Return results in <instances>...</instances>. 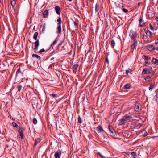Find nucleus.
<instances>
[{
  "label": "nucleus",
  "instance_id": "2",
  "mask_svg": "<svg viewBox=\"0 0 158 158\" xmlns=\"http://www.w3.org/2000/svg\"><path fill=\"white\" fill-rule=\"evenodd\" d=\"M57 22H58L57 24V33L58 34H60L61 32V20L60 17H59L57 19Z\"/></svg>",
  "mask_w": 158,
  "mask_h": 158
},
{
  "label": "nucleus",
  "instance_id": "27",
  "mask_svg": "<svg viewBox=\"0 0 158 158\" xmlns=\"http://www.w3.org/2000/svg\"><path fill=\"white\" fill-rule=\"evenodd\" d=\"M151 77L149 75L145 77V80L147 81H149V79L151 78Z\"/></svg>",
  "mask_w": 158,
  "mask_h": 158
},
{
  "label": "nucleus",
  "instance_id": "18",
  "mask_svg": "<svg viewBox=\"0 0 158 158\" xmlns=\"http://www.w3.org/2000/svg\"><path fill=\"white\" fill-rule=\"evenodd\" d=\"M58 41V40L57 38L56 39V40L53 41V43L51 44V46H50V48L52 47V48H53V46L56 44Z\"/></svg>",
  "mask_w": 158,
  "mask_h": 158
},
{
  "label": "nucleus",
  "instance_id": "56",
  "mask_svg": "<svg viewBox=\"0 0 158 158\" xmlns=\"http://www.w3.org/2000/svg\"><path fill=\"white\" fill-rule=\"evenodd\" d=\"M88 52H89V51H88V52H87V53H88Z\"/></svg>",
  "mask_w": 158,
  "mask_h": 158
},
{
  "label": "nucleus",
  "instance_id": "10",
  "mask_svg": "<svg viewBox=\"0 0 158 158\" xmlns=\"http://www.w3.org/2000/svg\"><path fill=\"white\" fill-rule=\"evenodd\" d=\"M36 41L35 42V48L34 50L37 51L39 45V40H36Z\"/></svg>",
  "mask_w": 158,
  "mask_h": 158
},
{
  "label": "nucleus",
  "instance_id": "55",
  "mask_svg": "<svg viewBox=\"0 0 158 158\" xmlns=\"http://www.w3.org/2000/svg\"><path fill=\"white\" fill-rule=\"evenodd\" d=\"M52 67V64L50 65V67Z\"/></svg>",
  "mask_w": 158,
  "mask_h": 158
},
{
  "label": "nucleus",
  "instance_id": "57",
  "mask_svg": "<svg viewBox=\"0 0 158 158\" xmlns=\"http://www.w3.org/2000/svg\"><path fill=\"white\" fill-rule=\"evenodd\" d=\"M51 104H52V101H51Z\"/></svg>",
  "mask_w": 158,
  "mask_h": 158
},
{
  "label": "nucleus",
  "instance_id": "15",
  "mask_svg": "<svg viewBox=\"0 0 158 158\" xmlns=\"http://www.w3.org/2000/svg\"><path fill=\"white\" fill-rule=\"evenodd\" d=\"M43 17L44 18L47 17L48 16V10L44 11L42 13Z\"/></svg>",
  "mask_w": 158,
  "mask_h": 158
},
{
  "label": "nucleus",
  "instance_id": "41",
  "mask_svg": "<svg viewBox=\"0 0 158 158\" xmlns=\"http://www.w3.org/2000/svg\"><path fill=\"white\" fill-rule=\"evenodd\" d=\"M135 108L138 109L139 107V104L138 103H136L135 104Z\"/></svg>",
  "mask_w": 158,
  "mask_h": 158
},
{
  "label": "nucleus",
  "instance_id": "34",
  "mask_svg": "<svg viewBox=\"0 0 158 158\" xmlns=\"http://www.w3.org/2000/svg\"><path fill=\"white\" fill-rule=\"evenodd\" d=\"M20 73H22L21 71L20 68V67H19L16 72V74L17 75V74H18Z\"/></svg>",
  "mask_w": 158,
  "mask_h": 158
},
{
  "label": "nucleus",
  "instance_id": "35",
  "mask_svg": "<svg viewBox=\"0 0 158 158\" xmlns=\"http://www.w3.org/2000/svg\"><path fill=\"white\" fill-rule=\"evenodd\" d=\"M33 123L35 125L37 124V121L35 118H33Z\"/></svg>",
  "mask_w": 158,
  "mask_h": 158
},
{
  "label": "nucleus",
  "instance_id": "37",
  "mask_svg": "<svg viewBox=\"0 0 158 158\" xmlns=\"http://www.w3.org/2000/svg\"><path fill=\"white\" fill-rule=\"evenodd\" d=\"M143 56L145 57L147 60H150L151 58L147 56L143 55Z\"/></svg>",
  "mask_w": 158,
  "mask_h": 158
},
{
  "label": "nucleus",
  "instance_id": "43",
  "mask_svg": "<svg viewBox=\"0 0 158 158\" xmlns=\"http://www.w3.org/2000/svg\"><path fill=\"white\" fill-rule=\"evenodd\" d=\"M45 51V50L44 49H42L40 50L39 52L40 53H42V52H44Z\"/></svg>",
  "mask_w": 158,
  "mask_h": 158
},
{
  "label": "nucleus",
  "instance_id": "50",
  "mask_svg": "<svg viewBox=\"0 0 158 158\" xmlns=\"http://www.w3.org/2000/svg\"><path fill=\"white\" fill-rule=\"evenodd\" d=\"M154 50H158V47L156 48L154 47Z\"/></svg>",
  "mask_w": 158,
  "mask_h": 158
},
{
  "label": "nucleus",
  "instance_id": "3",
  "mask_svg": "<svg viewBox=\"0 0 158 158\" xmlns=\"http://www.w3.org/2000/svg\"><path fill=\"white\" fill-rule=\"evenodd\" d=\"M137 35L138 34L137 32L134 31L133 30L130 31L129 36L131 40H136Z\"/></svg>",
  "mask_w": 158,
  "mask_h": 158
},
{
  "label": "nucleus",
  "instance_id": "44",
  "mask_svg": "<svg viewBox=\"0 0 158 158\" xmlns=\"http://www.w3.org/2000/svg\"><path fill=\"white\" fill-rule=\"evenodd\" d=\"M145 66H146L147 64H150V63H149L148 61L147 60L145 62Z\"/></svg>",
  "mask_w": 158,
  "mask_h": 158
},
{
  "label": "nucleus",
  "instance_id": "40",
  "mask_svg": "<svg viewBox=\"0 0 158 158\" xmlns=\"http://www.w3.org/2000/svg\"><path fill=\"white\" fill-rule=\"evenodd\" d=\"M122 11L125 13H127L128 12V10L125 8H122Z\"/></svg>",
  "mask_w": 158,
  "mask_h": 158
},
{
  "label": "nucleus",
  "instance_id": "19",
  "mask_svg": "<svg viewBox=\"0 0 158 158\" xmlns=\"http://www.w3.org/2000/svg\"><path fill=\"white\" fill-rule=\"evenodd\" d=\"M38 35V33L37 32H35L33 38L35 40H37V36Z\"/></svg>",
  "mask_w": 158,
  "mask_h": 158
},
{
  "label": "nucleus",
  "instance_id": "6",
  "mask_svg": "<svg viewBox=\"0 0 158 158\" xmlns=\"http://www.w3.org/2000/svg\"><path fill=\"white\" fill-rule=\"evenodd\" d=\"M144 31L146 34V37L149 39V38H151L152 35V33L148 29H145Z\"/></svg>",
  "mask_w": 158,
  "mask_h": 158
},
{
  "label": "nucleus",
  "instance_id": "12",
  "mask_svg": "<svg viewBox=\"0 0 158 158\" xmlns=\"http://www.w3.org/2000/svg\"><path fill=\"white\" fill-rule=\"evenodd\" d=\"M96 129L98 133H101L102 131H104L102 126L101 125H99L97 127Z\"/></svg>",
  "mask_w": 158,
  "mask_h": 158
},
{
  "label": "nucleus",
  "instance_id": "22",
  "mask_svg": "<svg viewBox=\"0 0 158 158\" xmlns=\"http://www.w3.org/2000/svg\"><path fill=\"white\" fill-rule=\"evenodd\" d=\"M16 2L15 0H11L10 1V3L13 7L15 6L16 4Z\"/></svg>",
  "mask_w": 158,
  "mask_h": 158
},
{
  "label": "nucleus",
  "instance_id": "47",
  "mask_svg": "<svg viewBox=\"0 0 158 158\" xmlns=\"http://www.w3.org/2000/svg\"><path fill=\"white\" fill-rule=\"evenodd\" d=\"M155 43L156 44H158V38L155 40Z\"/></svg>",
  "mask_w": 158,
  "mask_h": 158
},
{
  "label": "nucleus",
  "instance_id": "30",
  "mask_svg": "<svg viewBox=\"0 0 158 158\" xmlns=\"http://www.w3.org/2000/svg\"><path fill=\"white\" fill-rule=\"evenodd\" d=\"M12 124L13 126L14 127H16L18 129L19 128V127L18 125L17 124V123L15 122H13L12 123Z\"/></svg>",
  "mask_w": 158,
  "mask_h": 158
},
{
  "label": "nucleus",
  "instance_id": "32",
  "mask_svg": "<svg viewBox=\"0 0 158 158\" xmlns=\"http://www.w3.org/2000/svg\"><path fill=\"white\" fill-rule=\"evenodd\" d=\"M99 9V5L98 4H96L95 5V10L96 11H98Z\"/></svg>",
  "mask_w": 158,
  "mask_h": 158
},
{
  "label": "nucleus",
  "instance_id": "13",
  "mask_svg": "<svg viewBox=\"0 0 158 158\" xmlns=\"http://www.w3.org/2000/svg\"><path fill=\"white\" fill-rule=\"evenodd\" d=\"M78 65L77 64H74L73 66V70L75 74L77 71V68L78 67Z\"/></svg>",
  "mask_w": 158,
  "mask_h": 158
},
{
  "label": "nucleus",
  "instance_id": "26",
  "mask_svg": "<svg viewBox=\"0 0 158 158\" xmlns=\"http://www.w3.org/2000/svg\"><path fill=\"white\" fill-rule=\"evenodd\" d=\"M132 158H136V154L135 152H132L131 154Z\"/></svg>",
  "mask_w": 158,
  "mask_h": 158
},
{
  "label": "nucleus",
  "instance_id": "48",
  "mask_svg": "<svg viewBox=\"0 0 158 158\" xmlns=\"http://www.w3.org/2000/svg\"><path fill=\"white\" fill-rule=\"evenodd\" d=\"M45 26L44 25V27L42 29V31L43 32L45 30Z\"/></svg>",
  "mask_w": 158,
  "mask_h": 158
},
{
  "label": "nucleus",
  "instance_id": "52",
  "mask_svg": "<svg viewBox=\"0 0 158 158\" xmlns=\"http://www.w3.org/2000/svg\"><path fill=\"white\" fill-rule=\"evenodd\" d=\"M155 19L157 21H158V17H156Z\"/></svg>",
  "mask_w": 158,
  "mask_h": 158
},
{
  "label": "nucleus",
  "instance_id": "25",
  "mask_svg": "<svg viewBox=\"0 0 158 158\" xmlns=\"http://www.w3.org/2000/svg\"><path fill=\"white\" fill-rule=\"evenodd\" d=\"M115 45V41L114 40H112L111 41V45L112 48H114Z\"/></svg>",
  "mask_w": 158,
  "mask_h": 158
},
{
  "label": "nucleus",
  "instance_id": "20",
  "mask_svg": "<svg viewBox=\"0 0 158 158\" xmlns=\"http://www.w3.org/2000/svg\"><path fill=\"white\" fill-rule=\"evenodd\" d=\"M152 61L153 63L156 65H158V60L155 58H153Z\"/></svg>",
  "mask_w": 158,
  "mask_h": 158
},
{
  "label": "nucleus",
  "instance_id": "39",
  "mask_svg": "<svg viewBox=\"0 0 158 158\" xmlns=\"http://www.w3.org/2000/svg\"><path fill=\"white\" fill-rule=\"evenodd\" d=\"M97 155L99 156H100L102 158L104 157V156H103V155L99 152L97 153Z\"/></svg>",
  "mask_w": 158,
  "mask_h": 158
},
{
  "label": "nucleus",
  "instance_id": "5",
  "mask_svg": "<svg viewBox=\"0 0 158 158\" xmlns=\"http://www.w3.org/2000/svg\"><path fill=\"white\" fill-rule=\"evenodd\" d=\"M50 96H51V97H50V98H51L52 99V102H55L56 101V98L58 97L57 94H50Z\"/></svg>",
  "mask_w": 158,
  "mask_h": 158
},
{
  "label": "nucleus",
  "instance_id": "8",
  "mask_svg": "<svg viewBox=\"0 0 158 158\" xmlns=\"http://www.w3.org/2000/svg\"><path fill=\"white\" fill-rule=\"evenodd\" d=\"M142 73L144 74H151L152 75H153L154 73H151L150 71L148 70L147 68H145L143 69L142 71Z\"/></svg>",
  "mask_w": 158,
  "mask_h": 158
},
{
  "label": "nucleus",
  "instance_id": "36",
  "mask_svg": "<svg viewBox=\"0 0 158 158\" xmlns=\"http://www.w3.org/2000/svg\"><path fill=\"white\" fill-rule=\"evenodd\" d=\"M78 122L80 123H82V121L81 120V118L80 116H79V117L78 118Z\"/></svg>",
  "mask_w": 158,
  "mask_h": 158
},
{
  "label": "nucleus",
  "instance_id": "54",
  "mask_svg": "<svg viewBox=\"0 0 158 158\" xmlns=\"http://www.w3.org/2000/svg\"><path fill=\"white\" fill-rule=\"evenodd\" d=\"M68 0L70 2H71L72 1V0Z\"/></svg>",
  "mask_w": 158,
  "mask_h": 158
},
{
  "label": "nucleus",
  "instance_id": "42",
  "mask_svg": "<svg viewBox=\"0 0 158 158\" xmlns=\"http://www.w3.org/2000/svg\"><path fill=\"white\" fill-rule=\"evenodd\" d=\"M149 27H150V29L152 30H154V28L153 27H152V24H150L149 25Z\"/></svg>",
  "mask_w": 158,
  "mask_h": 158
},
{
  "label": "nucleus",
  "instance_id": "7",
  "mask_svg": "<svg viewBox=\"0 0 158 158\" xmlns=\"http://www.w3.org/2000/svg\"><path fill=\"white\" fill-rule=\"evenodd\" d=\"M137 45V41L136 40H134L133 41V43L131 45V48L132 49V51L133 52L134 51V49H135Z\"/></svg>",
  "mask_w": 158,
  "mask_h": 158
},
{
  "label": "nucleus",
  "instance_id": "49",
  "mask_svg": "<svg viewBox=\"0 0 158 158\" xmlns=\"http://www.w3.org/2000/svg\"><path fill=\"white\" fill-rule=\"evenodd\" d=\"M148 134V133H147V132H146L145 133H144V134L143 135H144V136H146V135H147Z\"/></svg>",
  "mask_w": 158,
  "mask_h": 158
},
{
  "label": "nucleus",
  "instance_id": "28",
  "mask_svg": "<svg viewBox=\"0 0 158 158\" xmlns=\"http://www.w3.org/2000/svg\"><path fill=\"white\" fill-rule=\"evenodd\" d=\"M22 87V85L20 84H19L17 86L18 91L19 92H20L21 90Z\"/></svg>",
  "mask_w": 158,
  "mask_h": 158
},
{
  "label": "nucleus",
  "instance_id": "16",
  "mask_svg": "<svg viewBox=\"0 0 158 158\" xmlns=\"http://www.w3.org/2000/svg\"><path fill=\"white\" fill-rule=\"evenodd\" d=\"M56 80L55 79L50 80V85H56Z\"/></svg>",
  "mask_w": 158,
  "mask_h": 158
},
{
  "label": "nucleus",
  "instance_id": "33",
  "mask_svg": "<svg viewBox=\"0 0 158 158\" xmlns=\"http://www.w3.org/2000/svg\"><path fill=\"white\" fill-rule=\"evenodd\" d=\"M132 70L131 69H129V70H127L126 71V74L127 75H128L129 73H130L131 74H132Z\"/></svg>",
  "mask_w": 158,
  "mask_h": 158
},
{
  "label": "nucleus",
  "instance_id": "45",
  "mask_svg": "<svg viewBox=\"0 0 158 158\" xmlns=\"http://www.w3.org/2000/svg\"><path fill=\"white\" fill-rule=\"evenodd\" d=\"M62 43H63V42L62 41H61L60 43H59V44H58V45L57 46V47H59L61 45V44H62Z\"/></svg>",
  "mask_w": 158,
  "mask_h": 158
},
{
  "label": "nucleus",
  "instance_id": "24",
  "mask_svg": "<svg viewBox=\"0 0 158 158\" xmlns=\"http://www.w3.org/2000/svg\"><path fill=\"white\" fill-rule=\"evenodd\" d=\"M61 154V153H60V154L58 152H56L55 154V158H60V154Z\"/></svg>",
  "mask_w": 158,
  "mask_h": 158
},
{
  "label": "nucleus",
  "instance_id": "38",
  "mask_svg": "<svg viewBox=\"0 0 158 158\" xmlns=\"http://www.w3.org/2000/svg\"><path fill=\"white\" fill-rule=\"evenodd\" d=\"M109 60H108V58L107 56H106V59H105V63L106 64L107 63V64H109Z\"/></svg>",
  "mask_w": 158,
  "mask_h": 158
},
{
  "label": "nucleus",
  "instance_id": "53",
  "mask_svg": "<svg viewBox=\"0 0 158 158\" xmlns=\"http://www.w3.org/2000/svg\"><path fill=\"white\" fill-rule=\"evenodd\" d=\"M54 58H51V60H53Z\"/></svg>",
  "mask_w": 158,
  "mask_h": 158
},
{
  "label": "nucleus",
  "instance_id": "1",
  "mask_svg": "<svg viewBox=\"0 0 158 158\" xmlns=\"http://www.w3.org/2000/svg\"><path fill=\"white\" fill-rule=\"evenodd\" d=\"M132 118L131 114L129 113L126 114L122 118L119 120V125H122L125 124L126 121L130 120Z\"/></svg>",
  "mask_w": 158,
  "mask_h": 158
},
{
  "label": "nucleus",
  "instance_id": "46",
  "mask_svg": "<svg viewBox=\"0 0 158 158\" xmlns=\"http://www.w3.org/2000/svg\"><path fill=\"white\" fill-rule=\"evenodd\" d=\"M141 37L143 39H144L145 38V36L144 34H143V35H142L141 34Z\"/></svg>",
  "mask_w": 158,
  "mask_h": 158
},
{
  "label": "nucleus",
  "instance_id": "29",
  "mask_svg": "<svg viewBox=\"0 0 158 158\" xmlns=\"http://www.w3.org/2000/svg\"><path fill=\"white\" fill-rule=\"evenodd\" d=\"M155 85L153 84H151L150 85L149 87V88L150 90H152L154 88Z\"/></svg>",
  "mask_w": 158,
  "mask_h": 158
},
{
  "label": "nucleus",
  "instance_id": "59",
  "mask_svg": "<svg viewBox=\"0 0 158 158\" xmlns=\"http://www.w3.org/2000/svg\"><path fill=\"white\" fill-rule=\"evenodd\" d=\"M1 2V0H0V3Z\"/></svg>",
  "mask_w": 158,
  "mask_h": 158
},
{
  "label": "nucleus",
  "instance_id": "23",
  "mask_svg": "<svg viewBox=\"0 0 158 158\" xmlns=\"http://www.w3.org/2000/svg\"><path fill=\"white\" fill-rule=\"evenodd\" d=\"M131 87V85L129 84H127L125 85L124 86V89H129Z\"/></svg>",
  "mask_w": 158,
  "mask_h": 158
},
{
  "label": "nucleus",
  "instance_id": "21",
  "mask_svg": "<svg viewBox=\"0 0 158 158\" xmlns=\"http://www.w3.org/2000/svg\"><path fill=\"white\" fill-rule=\"evenodd\" d=\"M32 57H35L36 58L38 59L39 60H40L41 59V57H40L39 56V55H37V54H33L32 55Z\"/></svg>",
  "mask_w": 158,
  "mask_h": 158
},
{
  "label": "nucleus",
  "instance_id": "4",
  "mask_svg": "<svg viewBox=\"0 0 158 158\" xmlns=\"http://www.w3.org/2000/svg\"><path fill=\"white\" fill-rule=\"evenodd\" d=\"M108 129L110 133V135L112 137L114 138L116 135V134L113 127L112 126L109 125L108 126Z\"/></svg>",
  "mask_w": 158,
  "mask_h": 158
},
{
  "label": "nucleus",
  "instance_id": "51",
  "mask_svg": "<svg viewBox=\"0 0 158 158\" xmlns=\"http://www.w3.org/2000/svg\"><path fill=\"white\" fill-rule=\"evenodd\" d=\"M74 24L75 26H77V23L75 22H74Z\"/></svg>",
  "mask_w": 158,
  "mask_h": 158
},
{
  "label": "nucleus",
  "instance_id": "11",
  "mask_svg": "<svg viewBox=\"0 0 158 158\" xmlns=\"http://www.w3.org/2000/svg\"><path fill=\"white\" fill-rule=\"evenodd\" d=\"M139 26L140 27H143L145 24L144 21L141 17L140 18L139 21Z\"/></svg>",
  "mask_w": 158,
  "mask_h": 158
},
{
  "label": "nucleus",
  "instance_id": "31",
  "mask_svg": "<svg viewBox=\"0 0 158 158\" xmlns=\"http://www.w3.org/2000/svg\"><path fill=\"white\" fill-rule=\"evenodd\" d=\"M148 48L149 50H154V47L152 45H149L148 46Z\"/></svg>",
  "mask_w": 158,
  "mask_h": 158
},
{
  "label": "nucleus",
  "instance_id": "14",
  "mask_svg": "<svg viewBox=\"0 0 158 158\" xmlns=\"http://www.w3.org/2000/svg\"><path fill=\"white\" fill-rule=\"evenodd\" d=\"M55 9L56 13L58 15H60V9L59 6H56L55 7Z\"/></svg>",
  "mask_w": 158,
  "mask_h": 158
},
{
  "label": "nucleus",
  "instance_id": "58",
  "mask_svg": "<svg viewBox=\"0 0 158 158\" xmlns=\"http://www.w3.org/2000/svg\"><path fill=\"white\" fill-rule=\"evenodd\" d=\"M48 50H47L46 51H48Z\"/></svg>",
  "mask_w": 158,
  "mask_h": 158
},
{
  "label": "nucleus",
  "instance_id": "9",
  "mask_svg": "<svg viewBox=\"0 0 158 158\" xmlns=\"http://www.w3.org/2000/svg\"><path fill=\"white\" fill-rule=\"evenodd\" d=\"M18 129V132L21 137V139H23L24 138L23 135V128L22 127H19Z\"/></svg>",
  "mask_w": 158,
  "mask_h": 158
},
{
  "label": "nucleus",
  "instance_id": "17",
  "mask_svg": "<svg viewBox=\"0 0 158 158\" xmlns=\"http://www.w3.org/2000/svg\"><path fill=\"white\" fill-rule=\"evenodd\" d=\"M40 140L39 138L35 139V143L33 147L34 148L35 147V146L37 145V144L40 142Z\"/></svg>",
  "mask_w": 158,
  "mask_h": 158
}]
</instances>
